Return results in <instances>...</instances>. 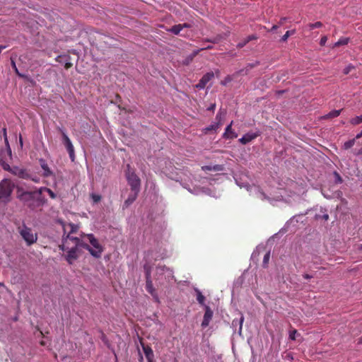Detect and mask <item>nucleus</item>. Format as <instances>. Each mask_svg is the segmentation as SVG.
I'll return each mask as SVG.
<instances>
[{
	"instance_id": "obj_1",
	"label": "nucleus",
	"mask_w": 362,
	"mask_h": 362,
	"mask_svg": "<svg viewBox=\"0 0 362 362\" xmlns=\"http://www.w3.org/2000/svg\"><path fill=\"white\" fill-rule=\"evenodd\" d=\"M16 197L31 210L43 206L46 202L42 196V189L27 191L21 186L16 187Z\"/></svg>"
},
{
	"instance_id": "obj_2",
	"label": "nucleus",
	"mask_w": 362,
	"mask_h": 362,
	"mask_svg": "<svg viewBox=\"0 0 362 362\" xmlns=\"http://www.w3.org/2000/svg\"><path fill=\"white\" fill-rule=\"evenodd\" d=\"M78 246L81 247V240L69 235L63 238V243L59 246L60 250L66 252L64 257L69 264H72L78 259Z\"/></svg>"
},
{
	"instance_id": "obj_3",
	"label": "nucleus",
	"mask_w": 362,
	"mask_h": 362,
	"mask_svg": "<svg viewBox=\"0 0 362 362\" xmlns=\"http://www.w3.org/2000/svg\"><path fill=\"white\" fill-rule=\"evenodd\" d=\"M15 188L14 183L11 180L4 178L0 181V202L5 204L11 200V194Z\"/></svg>"
},
{
	"instance_id": "obj_4",
	"label": "nucleus",
	"mask_w": 362,
	"mask_h": 362,
	"mask_svg": "<svg viewBox=\"0 0 362 362\" xmlns=\"http://www.w3.org/2000/svg\"><path fill=\"white\" fill-rule=\"evenodd\" d=\"M84 237L88 239L93 247H90V245L86 243H83L82 242L81 247L88 250L91 255L93 257L97 258L100 257L103 250V247L98 243V240L94 237L93 234H87L85 235Z\"/></svg>"
},
{
	"instance_id": "obj_5",
	"label": "nucleus",
	"mask_w": 362,
	"mask_h": 362,
	"mask_svg": "<svg viewBox=\"0 0 362 362\" xmlns=\"http://www.w3.org/2000/svg\"><path fill=\"white\" fill-rule=\"evenodd\" d=\"M18 230L19 233L28 245H30L37 241V233H34L30 228H28L23 224L22 227L18 228Z\"/></svg>"
},
{
	"instance_id": "obj_6",
	"label": "nucleus",
	"mask_w": 362,
	"mask_h": 362,
	"mask_svg": "<svg viewBox=\"0 0 362 362\" xmlns=\"http://www.w3.org/2000/svg\"><path fill=\"white\" fill-rule=\"evenodd\" d=\"M129 169L127 172V179L128 184L130 185L133 192H139L141 186V180L134 171H130V165H127Z\"/></svg>"
},
{
	"instance_id": "obj_7",
	"label": "nucleus",
	"mask_w": 362,
	"mask_h": 362,
	"mask_svg": "<svg viewBox=\"0 0 362 362\" xmlns=\"http://www.w3.org/2000/svg\"><path fill=\"white\" fill-rule=\"evenodd\" d=\"M204 310L205 313L201 325L203 328L209 326L211 320H212L214 314L212 310L208 305H204Z\"/></svg>"
},
{
	"instance_id": "obj_8",
	"label": "nucleus",
	"mask_w": 362,
	"mask_h": 362,
	"mask_svg": "<svg viewBox=\"0 0 362 362\" xmlns=\"http://www.w3.org/2000/svg\"><path fill=\"white\" fill-rule=\"evenodd\" d=\"M260 132L257 131L256 132H248L243 135L240 139L239 141L243 144L245 145L248 144L249 142L252 141V140L255 139L257 137H258L260 135Z\"/></svg>"
},
{
	"instance_id": "obj_9",
	"label": "nucleus",
	"mask_w": 362,
	"mask_h": 362,
	"mask_svg": "<svg viewBox=\"0 0 362 362\" xmlns=\"http://www.w3.org/2000/svg\"><path fill=\"white\" fill-rule=\"evenodd\" d=\"M214 76V74L212 71L208 72L204 74L202 78L199 80V83L197 84V88L199 89H203L205 88L209 81H210Z\"/></svg>"
},
{
	"instance_id": "obj_10",
	"label": "nucleus",
	"mask_w": 362,
	"mask_h": 362,
	"mask_svg": "<svg viewBox=\"0 0 362 362\" xmlns=\"http://www.w3.org/2000/svg\"><path fill=\"white\" fill-rule=\"evenodd\" d=\"M11 66L13 69L15 73L20 78H22L26 80L27 81L30 82L32 84L35 83V81H33V79H32L29 76L23 74H21V73L19 72V71H18V68L16 66V62H15L14 59H13V57L11 58Z\"/></svg>"
},
{
	"instance_id": "obj_11",
	"label": "nucleus",
	"mask_w": 362,
	"mask_h": 362,
	"mask_svg": "<svg viewBox=\"0 0 362 362\" xmlns=\"http://www.w3.org/2000/svg\"><path fill=\"white\" fill-rule=\"evenodd\" d=\"M146 289L153 296L156 295L155 289L153 286V282L151 279V274L149 272H146Z\"/></svg>"
},
{
	"instance_id": "obj_12",
	"label": "nucleus",
	"mask_w": 362,
	"mask_h": 362,
	"mask_svg": "<svg viewBox=\"0 0 362 362\" xmlns=\"http://www.w3.org/2000/svg\"><path fill=\"white\" fill-rule=\"evenodd\" d=\"M233 122L230 123L226 128L225 132L223 133V137L226 139H232L236 138L238 134L232 129Z\"/></svg>"
},
{
	"instance_id": "obj_13",
	"label": "nucleus",
	"mask_w": 362,
	"mask_h": 362,
	"mask_svg": "<svg viewBox=\"0 0 362 362\" xmlns=\"http://www.w3.org/2000/svg\"><path fill=\"white\" fill-rule=\"evenodd\" d=\"M39 163L40 164L41 168L44 170L42 174L44 177H47L53 174L52 170L49 169L47 163H46L45 160L41 158L39 160Z\"/></svg>"
},
{
	"instance_id": "obj_14",
	"label": "nucleus",
	"mask_w": 362,
	"mask_h": 362,
	"mask_svg": "<svg viewBox=\"0 0 362 362\" xmlns=\"http://www.w3.org/2000/svg\"><path fill=\"white\" fill-rule=\"evenodd\" d=\"M143 351L148 362H152L153 358V352L152 349L148 346H143Z\"/></svg>"
},
{
	"instance_id": "obj_15",
	"label": "nucleus",
	"mask_w": 362,
	"mask_h": 362,
	"mask_svg": "<svg viewBox=\"0 0 362 362\" xmlns=\"http://www.w3.org/2000/svg\"><path fill=\"white\" fill-rule=\"evenodd\" d=\"M138 193V192H134L133 194H129L128 198L124 202L123 208H127L131 205L136 200Z\"/></svg>"
},
{
	"instance_id": "obj_16",
	"label": "nucleus",
	"mask_w": 362,
	"mask_h": 362,
	"mask_svg": "<svg viewBox=\"0 0 362 362\" xmlns=\"http://www.w3.org/2000/svg\"><path fill=\"white\" fill-rule=\"evenodd\" d=\"M257 37L255 35H249L245 39H244L243 41L240 42L237 45V47L238 49H241L243 47H245L250 41L257 40Z\"/></svg>"
},
{
	"instance_id": "obj_17",
	"label": "nucleus",
	"mask_w": 362,
	"mask_h": 362,
	"mask_svg": "<svg viewBox=\"0 0 362 362\" xmlns=\"http://www.w3.org/2000/svg\"><path fill=\"white\" fill-rule=\"evenodd\" d=\"M57 129L59 130V132L61 133V134L62 136L63 144L65 146V147L71 144L72 143H71L70 139L69 138V136H67L65 130L61 127H58Z\"/></svg>"
},
{
	"instance_id": "obj_18",
	"label": "nucleus",
	"mask_w": 362,
	"mask_h": 362,
	"mask_svg": "<svg viewBox=\"0 0 362 362\" xmlns=\"http://www.w3.org/2000/svg\"><path fill=\"white\" fill-rule=\"evenodd\" d=\"M27 171L25 169H21L18 167H13L12 169V172L13 174L18 175L22 178H26L28 177Z\"/></svg>"
},
{
	"instance_id": "obj_19",
	"label": "nucleus",
	"mask_w": 362,
	"mask_h": 362,
	"mask_svg": "<svg viewBox=\"0 0 362 362\" xmlns=\"http://www.w3.org/2000/svg\"><path fill=\"white\" fill-rule=\"evenodd\" d=\"M181 24L175 25L171 27L168 31L173 33L174 35H179L180 31L182 30Z\"/></svg>"
},
{
	"instance_id": "obj_20",
	"label": "nucleus",
	"mask_w": 362,
	"mask_h": 362,
	"mask_svg": "<svg viewBox=\"0 0 362 362\" xmlns=\"http://www.w3.org/2000/svg\"><path fill=\"white\" fill-rule=\"evenodd\" d=\"M66 148L69 153V157L72 161L75 159V153H74V148L73 144H70L67 146H66Z\"/></svg>"
},
{
	"instance_id": "obj_21",
	"label": "nucleus",
	"mask_w": 362,
	"mask_h": 362,
	"mask_svg": "<svg viewBox=\"0 0 362 362\" xmlns=\"http://www.w3.org/2000/svg\"><path fill=\"white\" fill-rule=\"evenodd\" d=\"M71 57L70 55L67 54L65 56L64 62V68L66 69H69L73 66V64L70 62Z\"/></svg>"
},
{
	"instance_id": "obj_22",
	"label": "nucleus",
	"mask_w": 362,
	"mask_h": 362,
	"mask_svg": "<svg viewBox=\"0 0 362 362\" xmlns=\"http://www.w3.org/2000/svg\"><path fill=\"white\" fill-rule=\"evenodd\" d=\"M197 292V300L199 304L204 305L205 297L202 295V292L199 290H196Z\"/></svg>"
},
{
	"instance_id": "obj_23",
	"label": "nucleus",
	"mask_w": 362,
	"mask_h": 362,
	"mask_svg": "<svg viewBox=\"0 0 362 362\" xmlns=\"http://www.w3.org/2000/svg\"><path fill=\"white\" fill-rule=\"evenodd\" d=\"M349 122L352 125H358L362 123V115L351 118Z\"/></svg>"
},
{
	"instance_id": "obj_24",
	"label": "nucleus",
	"mask_w": 362,
	"mask_h": 362,
	"mask_svg": "<svg viewBox=\"0 0 362 362\" xmlns=\"http://www.w3.org/2000/svg\"><path fill=\"white\" fill-rule=\"evenodd\" d=\"M341 111V110H332V111L329 112L325 116V117L327 118V119L337 117H338L340 115Z\"/></svg>"
},
{
	"instance_id": "obj_25",
	"label": "nucleus",
	"mask_w": 362,
	"mask_h": 362,
	"mask_svg": "<svg viewBox=\"0 0 362 362\" xmlns=\"http://www.w3.org/2000/svg\"><path fill=\"white\" fill-rule=\"evenodd\" d=\"M202 169L204 170H215V171H218V170H221L222 169V168L219 165H214L213 167L209 166V165H205V166L202 167Z\"/></svg>"
},
{
	"instance_id": "obj_26",
	"label": "nucleus",
	"mask_w": 362,
	"mask_h": 362,
	"mask_svg": "<svg viewBox=\"0 0 362 362\" xmlns=\"http://www.w3.org/2000/svg\"><path fill=\"white\" fill-rule=\"evenodd\" d=\"M295 33H296V30H291L286 31V33L281 37V40L283 42H286L288 40V38L291 35L295 34Z\"/></svg>"
},
{
	"instance_id": "obj_27",
	"label": "nucleus",
	"mask_w": 362,
	"mask_h": 362,
	"mask_svg": "<svg viewBox=\"0 0 362 362\" xmlns=\"http://www.w3.org/2000/svg\"><path fill=\"white\" fill-rule=\"evenodd\" d=\"M349 38L347 37H343V38H340L335 44H334V46L335 47H339L341 45H347L348 42H349Z\"/></svg>"
},
{
	"instance_id": "obj_28",
	"label": "nucleus",
	"mask_w": 362,
	"mask_h": 362,
	"mask_svg": "<svg viewBox=\"0 0 362 362\" xmlns=\"http://www.w3.org/2000/svg\"><path fill=\"white\" fill-rule=\"evenodd\" d=\"M356 139H350L344 144V149H349L355 144Z\"/></svg>"
},
{
	"instance_id": "obj_29",
	"label": "nucleus",
	"mask_w": 362,
	"mask_h": 362,
	"mask_svg": "<svg viewBox=\"0 0 362 362\" xmlns=\"http://www.w3.org/2000/svg\"><path fill=\"white\" fill-rule=\"evenodd\" d=\"M269 259H270V252H267L264 255V258H263V262H262L263 267H264V268L267 267L268 263L269 262Z\"/></svg>"
},
{
	"instance_id": "obj_30",
	"label": "nucleus",
	"mask_w": 362,
	"mask_h": 362,
	"mask_svg": "<svg viewBox=\"0 0 362 362\" xmlns=\"http://www.w3.org/2000/svg\"><path fill=\"white\" fill-rule=\"evenodd\" d=\"M39 189H42V192L43 191H45L48 193V194L49 195V197L52 198V199H55L57 197V195L52 190L50 189L49 188H47V187H41Z\"/></svg>"
},
{
	"instance_id": "obj_31",
	"label": "nucleus",
	"mask_w": 362,
	"mask_h": 362,
	"mask_svg": "<svg viewBox=\"0 0 362 362\" xmlns=\"http://www.w3.org/2000/svg\"><path fill=\"white\" fill-rule=\"evenodd\" d=\"M0 164L1 165L2 168H4V170H6V171H8V172H12V169L13 168H11L9 164L5 163L4 161H3L2 158H0Z\"/></svg>"
},
{
	"instance_id": "obj_32",
	"label": "nucleus",
	"mask_w": 362,
	"mask_h": 362,
	"mask_svg": "<svg viewBox=\"0 0 362 362\" xmlns=\"http://www.w3.org/2000/svg\"><path fill=\"white\" fill-rule=\"evenodd\" d=\"M255 64H249L247 67L245 68V69H241L239 71V74H247V72L248 71H250L251 69H252L253 67H255Z\"/></svg>"
},
{
	"instance_id": "obj_33",
	"label": "nucleus",
	"mask_w": 362,
	"mask_h": 362,
	"mask_svg": "<svg viewBox=\"0 0 362 362\" xmlns=\"http://www.w3.org/2000/svg\"><path fill=\"white\" fill-rule=\"evenodd\" d=\"M309 28L310 30H313L315 28H321L322 26V23L320 21H317L315 23H310L308 25Z\"/></svg>"
},
{
	"instance_id": "obj_34",
	"label": "nucleus",
	"mask_w": 362,
	"mask_h": 362,
	"mask_svg": "<svg viewBox=\"0 0 362 362\" xmlns=\"http://www.w3.org/2000/svg\"><path fill=\"white\" fill-rule=\"evenodd\" d=\"M218 128V124H213L209 125L205 129L206 132H210V131H216Z\"/></svg>"
},
{
	"instance_id": "obj_35",
	"label": "nucleus",
	"mask_w": 362,
	"mask_h": 362,
	"mask_svg": "<svg viewBox=\"0 0 362 362\" xmlns=\"http://www.w3.org/2000/svg\"><path fill=\"white\" fill-rule=\"evenodd\" d=\"M69 227L70 228V231L68 235H70L71 233H75L78 229V226L77 225H75L74 223H69Z\"/></svg>"
},
{
	"instance_id": "obj_36",
	"label": "nucleus",
	"mask_w": 362,
	"mask_h": 362,
	"mask_svg": "<svg viewBox=\"0 0 362 362\" xmlns=\"http://www.w3.org/2000/svg\"><path fill=\"white\" fill-rule=\"evenodd\" d=\"M90 197L94 203H98L101 200V196L100 194H92Z\"/></svg>"
},
{
	"instance_id": "obj_37",
	"label": "nucleus",
	"mask_w": 362,
	"mask_h": 362,
	"mask_svg": "<svg viewBox=\"0 0 362 362\" xmlns=\"http://www.w3.org/2000/svg\"><path fill=\"white\" fill-rule=\"evenodd\" d=\"M5 141V144L7 146V149H6V153L8 155V156L9 157L10 159H11V157H12V154H11V149L9 146V144H8V138L6 137V140H4Z\"/></svg>"
},
{
	"instance_id": "obj_38",
	"label": "nucleus",
	"mask_w": 362,
	"mask_h": 362,
	"mask_svg": "<svg viewBox=\"0 0 362 362\" xmlns=\"http://www.w3.org/2000/svg\"><path fill=\"white\" fill-rule=\"evenodd\" d=\"M232 81V77L230 76H227L225 78L221 81V84L223 86H226L228 83Z\"/></svg>"
},
{
	"instance_id": "obj_39",
	"label": "nucleus",
	"mask_w": 362,
	"mask_h": 362,
	"mask_svg": "<svg viewBox=\"0 0 362 362\" xmlns=\"http://www.w3.org/2000/svg\"><path fill=\"white\" fill-rule=\"evenodd\" d=\"M221 36L217 35L216 37H215L212 39L206 40V41L215 44V43H218L221 40Z\"/></svg>"
},
{
	"instance_id": "obj_40",
	"label": "nucleus",
	"mask_w": 362,
	"mask_h": 362,
	"mask_svg": "<svg viewBox=\"0 0 362 362\" xmlns=\"http://www.w3.org/2000/svg\"><path fill=\"white\" fill-rule=\"evenodd\" d=\"M66 55V54H62V55L57 56L55 59L56 62H57L59 63H63Z\"/></svg>"
},
{
	"instance_id": "obj_41",
	"label": "nucleus",
	"mask_w": 362,
	"mask_h": 362,
	"mask_svg": "<svg viewBox=\"0 0 362 362\" xmlns=\"http://www.w3.org/2000/svg\"><path fill=\"white\" fill-rule=\"evenodd\" d=\"M354 69V66H351V65H349L347 66L344 69V74H348L351 71V69Z\"/></svg>"
},
{
	"instance_id": "obj_42",
	"label": "nucleus",
	"mask_w": 362,
	"mask_h": 362,
	"mask_svg": "<svg viewBox=\"0 0 362 362\" xmlns=\"http://www.w3.org/2000/svg\"><path fill=\"white\" fill-rule=\"evenodd\" d=\"M297 333V331L296 329H293L292 330L291 332H290V334H289V338L292 340H295L296 339V334Z\"/></svg>"
},
{
	"instance_id": "obj_43",
	"label": "nucleus",
	"mask_w": 362,
	"mask_h": 362,
	"mask_svg": "<svg viewBox=\"0 0 362 362\" xmlns=\"http://www.w3.org/2000/svg\"><path fill=\"white\" fill-rule=\"evenodd\" d=\"M327 36L322 37V38L320 39V45L324 46L325 45V43L327 42Z\"/></svg>"
},
{
	"instance_id": "obj_44",
	"label": "nucleus",
	"mask_w": 362,
	"mask_h": 362,
	"mask_svg": "<svg viewBox=\"0 0 362 362\" xmlns=\"http://www.w3.org/2000/svg\"><path fill=\"white\" fill-rule=\"evenodd\" d=\"M287 20V18L286 17H283L280 19L279 22V25H282L284 24V23Z\"/></svg>"
},
{
	"instance_id": "obj_45",
	"label": "nucleus",
	"mask_w": 362,
	"mask_h": 362,
	"mask_svg": "<svg viewBox=\"0 0 362 362\" xmlns=\"http://www.w3.org/2000/svg\"><path fill=\"white\" fill-rule=\"evenodd\" d=\"M334 174H335V176L337 177V182H339V183H341L342 182V179H341V176L337 173H336V172L334 173Z\"/></svg>"
},
{
	"instance_id": "obj_46",
	"label": "nucleus",
	"mask_w": 362,
	"mask_h": 362,
	"mask_svg": "<svg viewBox=\"0 0 362 362\" xmlns=\"http://www.w3.org/2000/svg\"><path fill=\"white\" fill-rule=\"evenodd\" d=\"M3 135H4V140H6V137H7V133H6V128H3Z\"/></svg>"
},
{
	"instance_id": "obj_47",
	"label": "nucleus",
	"mask_w": 362,
	"mask_h": 362,
	"mask_svg": "<svg viewBox=\"0 0 362 362\" xmlns=\"http://www.w3.org/2000/svg\"><path fill=\"white\" fill-rule=\"evenodd\" d=\"M279 27V25H274L269 31L273 32L275 31Z\"/></svg>"
},
{
	"instance_id": "obj_48",
	"label": "nucleus",
	"mask_w": 362,
	"mask_h": 362,
	"mask_svg": "<svg viewBox=\"0 0 362 362\" xmlns=\"http://www.w3.org/2000/svg\"><path fill=\"white\" fill-rule=\"evenodd\" d=\"M303 278L305 279H310L311 278H313V276L308 274H303Z\"/></svg>"
},
{
	"instance_id": "obj_49",
	"label": "nucleus",
	"mask_w": 362,
	"mask_h": 362,
	"mask_svg": "<svg viewBox=\"0 0 362 362\" xmlns=\"http://www.w3.org/2000/svg\"><path fill=\"white\" fill-rule=\"evenodd\" d=\"M190 27V25L188 24V23H183V24H181V28L182 29H183L184 28H189Z\"/></svg>"
},
{
	"instance_id": "obj_50",
	"label": "nucleus",
	"mask_w": 362,
	"mask_h": 362,
	"mask_svg": "<svg viewBox=\"0 0 362 362\" xmlns=\"http://www.w3.org/2000/svg\"><path fill=\"white\" fill-rule=\"evenodd\" d=\"M216 107V105L215 104H211L210 105V107H208V110H214Z\"/></svg>"
},
{
	"instance_id": "obj_51",
	"label": "nucleus",
	"mask_w": 362,
	"mask_h": 362,
	"mask_svg": "<svg viewBox=\"0 0 362 362\" xmlns=\"http://www.w3.org/2000/svg\"><path fill=\"white\" fill-rule=\"evenodd\" d=\"M361 137H362V131L356 136L355 139H360Z\"/></svg>"
},
{
	"instance_id": "obj_52",
	"label": "nucleus",
	"mask_w": 362,
	"mask_h": 362,
	"mask_svg": "<svg viewBox=\"0 0 362 362\" xmlns=\"http://www.w3.org/2000/svg\"><path fill=\"white\" fill-rule=\"evenodd\" d=\"M322 218H323L324 220H325V221H327V220L329 219V215H328L327 214H324V215L322 216Z\"/></svg>"
},
{
	"instance_id": "obj_53",
	"label": "nucleus",
	"mask_w": 362,
	"mask_h": 362,
	"mask_svg": "<svg viewBox=\"0 0 362 362\" xmlns=\"http://www.w3.org/2000/svg\"><path fill=\"white\" fill-rule=\"evenodd\" d=\"M243 320H244V317H241L240 320V329H242V324H243Z\"/></svg>"
},
{
	"instance_id": "obj_54",
	"label": "nucleus",
	"mask_w": 362,
	"mask_h": 362,
	"mask_svg": "<svg viewBox=\"0 0 362 362\" xmlns=\"http://www.w3.org/2000/svg\"><path fill=\"white\" fill-rule=\"evenodd\" d=\"M356 155L358 156V155H362V148H360L357 153H355Z\"/></svg>"
},
{
	"instance_id": "obj_55",
	"label": "nucleus",
	"mask_w": 362,
	"mask_h": 362,
	"mask_svg": "<svg viewBox=\"0 0 362 362\" xmlns=\"http://www.w3.org/2000/svg\"><path fill=\"white\" fill-rule=\"evenodd\" d=\"M358 343L362 344V337L359 338Z\"/></svg>"
},
{
	"instance_id": "obj_56",
	"label": "nucleus",
	"mask_w": 362,
	"mask_h": 362,
	"mask_svg": "<svg viewBox=\"0 0 362 362\" xmlns=\"http://www.w3.org/2000/svg\"><path fill=\"white\" fill-rule=\"evenodd\" d=\"M40 344H41L42 346H45V341H40Z\"/></svg>"
},
{
	"instance_id": "obj_57",
	"label": "nucleus",
	"mask_w": 362,
	"mask_h": 362,
	"mask_svg": "<svg viewBox=\"0 0 362 362\" xmlns=\"http://www.w3.org/2000/svg\"><path fill=\"white\" fill-rule=\"evenodd\" d=\"M212 47L211 45H209L207 47H206L205 49H211Z\"/></svg>"
},
{
	"instance_id": "obj_58",
	"label": "nucleus",
	"mask_w": 362,
	"mask_h": 362,
	"mask_svg": "<svg viewBox=\"0 0 362 362\" xmlns=\"http://www.w3.org/2000/svg\"><path fill=\"white\" fill-rule=\"evenodd\" d=\"M219 73H220L219 70H217V71H216V74L217 75H218V74H219Z\"/></svg>"
},
{
	"instance_id": "obj_59",
	"label": "nucleus",
	"mask_w": 362,
	"mask_h": 362,
	"mask_svg": "<svg viewBox=\"0 0 362 362\" xmlns=\"http://www.w3.org/2000/svg\"><path fill=\"white\" fill-rule=\"evenodd\" d=\"M20 142H21V144L22 145L23 144V141H22L21 138L20 139Z\"/></svg>"
},
{
	"instance_id": "obj_60",
	"label": "nucleus",
	"mask_w": 362,
	"mask_h": 362,
	"mask_svg": "<svg viewBox=\"0 0 362 362\" xmlns=\"http://www.w3.org/2000/svg\"><path fill=\"white\" fill-rule=\"evenodd\" d=\"M359 249L362 250V244L359 246Z\"/></svg>"
},
{
	"instance_id": "obj_61",
	"label": "nucleus",
	"mask_w": 362,
	"mask_h": 362,
	"mask_svg": "<svg viewBox=\"0 0 362 362\" xmlns=\"http://www.w3.org/2000/svg\"><path fill=\"white\" fill-rule=\"evenodd\" d=\"M0 286H4V284H0Z\"/></svg>"
}]
</instances>
